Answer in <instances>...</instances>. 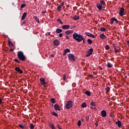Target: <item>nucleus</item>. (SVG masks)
Wrapping results in <instances>:
<instances>
[{"label":"nucleus","instance_id":"nucleus-33","mask_svg":"<svg viewBox=\"0 0 129 129\" xmlns=\"http://www.w3.org/2000/svg\"><path fill=\"white\" fill-rule=\"evenodd\" d=\"M105 90L106 92L108 93L109 91H110V88H109V87H107Z\"/></svg>","mask_w":129,"mask_h":129},{"label":"nucleus","instance_id":"nucleus-22","mask_svg":"<svg viewBox=\"0 0 129 129\" xmlns=\"http://www.w3.org/2000/svg\"><path fill=\"white\" fill-rule=\"evenodd\" d=\"M49 126L50 127V128H52V129H56V128L55 127V126L54 125V124L52 123H50L49 124Z\"/></svg>","mask_w":129,"mask_h":129},{"label":"nucleus","instance_id":"nucleus-24","mask_svg":"<svg viewBox=\"0 0 129 129\" xmlns=\"http://www.w3.org/2000/svg\"><path fill=\"white\" fill-rule=\"evenodd\" d=\"M85 94L88 96H90L91 95V93L89 91H87Z\"/></svg>","mask_w":129,"mask_h":129},{"label":"nucleus","instance_id":"nucleus-30","mask_svg":"<svg viewBox=\"0 0 129 129\" xmlns=\"http://www.w3.org/2000/svg\"><path fill=\"white\" fill-rule=\"evenodd\" d=\"M100 5H101V6H105V2H104L103 0H101Z\"/></svg>","mask_w":129,"mask_h":129},{"label":"nucleus","instance_id":"nucleus-37","mask_svg":"<svg viewBox=\"0 0 129 129\" xmlns=\"http://www.w3.org/2000/svg\"><path fill=\"white\" fill-rule=\"evenodd\" d=\"M64 52H66V53H68L70 52V49L69 48H67L64 50Z\"/></svg>","mask_w":129,"mask_h":129},{"label":"nucleus","instance_id":"nucleus-18","mask_svg":"<svg viewBox=\"0 0 129 129\" xmlns=\"http://www.w3.org/2000/svg\"><path fill=\"white\" fill-rule=\"evenodd\" d=\"M56 34H60V33H62V29L60 28H57L55 30Z\"/></svg>","mask_w":129,"mask_h":129},{"label":"nucleus","instance_id":"nucleus-14","mask_svg":"<svg viewBox=\"0 0 129 129\" xmlns=\"http://www.w3.org/2000/svg\"><path fill=\"white\" fill-rule=\"evenodd\" d=\"M96 6L99 11H102V9L103 8L102 5H101L100 4H97Z\"/></svg>","mask_w":129,"mask_h":129},{"label":"nucleus","instance_id":"nucleus-55","mask_svg":"<svg viewBox=\"0 0 129 129\" xmlns=\"http://www.w3.org/2000/svg\"><path fill=\"white\" fill-rule=\"evenodd\" d=\"M127 45L129 47V41H126Z\"/></svg>","mask_w":129,"mask_h":129},{"label":"nucleus","instance_id":"nucleus-40","mask_svg":"<svg viewBox=\"0 0 129 129\" xmlns=\"http://www.w3.org/2000/svg\"><path fill=\"white\" fill-rule=\"evenodd\" d=\"M105 50H109V45H106L105 46Z\"/></svg>","mask_w":129,"mask_h":129},{"label":"nucleus","instance_id":"nucleus-43","mask_svg":"<svg viewBox=\"0 0 129 129\" xmlns=\"http://www.w3.org/2000/svg\"><path fill=\"white\" fill-rule=\"evenodd\" d=\"M3 104V98H0V105H2Z\"/></svg>","mask_w":129,"mask_h":129},{"label":"nucleus","instance_id":"nucleus-21","mask_svg":"<svg viewBox=\"0 0 129 129\" xmlns=\"http://www.w3.org/2000/svg\"><path fill=\"white\" fill-rule=\"evenodd\" d=\"M106 66V67H107V68H112V64L111 63H110V62H108Z\"/></svg>","mask_w":129,"mask_h":129},{"label":"nucleus","instance_id":"nucleus-26","mask_svg":"<svg viewBox=\"0 0 129 129\" xmlns=\"http://www.w3.org/2000/svg\"><path fill=\"white\" fill-rule=\"evenodd\" d=\"M87 42H88V44H89V45H91L93 42V41H92V40L90 39H88L87 40Z\"/></svg>","mask_w":129,"mask_h":129},{"label":"nucleus","instance_id":"nucleus-13","mask_svg":"<svg viewBox=\"0 0 129 129\" xmlns=\"http://www.w3.org/2000/svg\"><path fill=\"white\" fill-rule=\"evenodd\" d=\"M115 124H116L118 127H121V121H119V120L115 122Z\"/></svg>","mask_w":129,"mask_h":129},{"label":"nucleus","instance_id":"nucleus-9","mask_svg":"<svg viewBox=\"0 0 129 129\" xmlns=\"http://www.w3.org/2000/svg\"><path fill=\"white\" fill-rule=\"evenodd\" d=\"M53 44L54 46H59V44H60V41L58 39H55L53 41Z\"/></svg>","mask_w":129,"mask_h":129},{"label":"nucleus","instance_id":"nucleus-61","mask_svg":"<svg viewBox=\"0 0 129 129\" xmlns=\"http://www.w3.org/2000/svg\"><path fill=\"white\" fill-rule=\"evenodd\" d=\"M45 13H46V11H43V12H42V14H45Z\"/></svg>","mask_w":129,"mask_h":129},{"label":"nucleus","instance_id":"nucleus-29","mask_svg":"<svg viewBox=\"0 0 129 129\" xmlns=\"http://www.w3.org/2000/svg\"><path fill=\"white\" fill-rule=\"evenodd\" d=\"M111 21H112V22H116V24L118 23V21H117V19H115V18H111Z\"/></svg>","mask_w":129,"mask_h":129},{"label":"nucleus","instance_id":"nucleus-50","mask_svg":"<svg viewBox=\"0 0 129 129\" xmlns=\"http://www.w3.org/2000/svg\"><path fill=\"white\" fill-rule=\"evenodd\" d=\"M90 55H91V54H90V53H88V54H86V57H89V56H90Z\"/></svg>","mask_w":129,"mask_h":129},{"label":"nucleus","instance_id":"nucleus-52","mask_svg":"<svg viewBox=\"0 0 129 129\" xmlns=\"http://www.w3.org/2000/svg\"><path fill=\"white\" fill-rule=\"evenodd\" d=\"M46 35H49V36H50V35H51V32H48L47 34H46Z\"/></svg>","mask_w":129,"mask_h":129},{"label":"nucleus","instance_id":"nucleus-47","mask_svg":"<svg viewBox=\"0 0 129 129\" xmlns=\"http://www.w3.org/2000/svg\"><path fill=\"white\" fill-rule=\"evenodd\" d=\"M14 61H15V62H17V63H20V61L17 59H14Z\"/></svg>","mask_w":129,"mask_h":129},{"label":"nucleus","instance_id":"nucleus-10","mask_svg":"<svg viewBox=\"0 0 129 129\" xmlns=\"http://www.w3.org/2000/svg\"><path fill=\"white\" fill-rule=\"evenodd\" d=\"M101 115L102 117H105V116H106V111L103 110L101 112Z\"/></svg>","mask_w":129,"mask_h":129},{"label":"nucleus","instance_id":"nucleus-12","mask_svg":"<svg viewBox=\"0 0 129 129\" xmlns=\"http://www.w3.org/2000/svg\"><path fill=\"white\" fill-rule=\"evenodd\" d=\"M54 109H55V110H59V111H60V110H61V109H60V106H59V105L58 104H56L54 105Z\"/></svg>","mask_w":129,"mask_h":129},{"label":"nucleus","instance_id":"nucleus-64","mask_svg":"<svg viewBox=\"0 0 129 129\" xmlns=\"http://www.w3.org/2000/svg\"><path fill=\"white\" fill-rule=\"evenodd\" d=\"M11 46H12V47L14 48V44H12Z\"/></svg>","mask_w":129,"mask_h":129},{"label":"nucleus","instance_id":"nucleus-42","mask_svg":"<svg viewBox=\"0 0 129 129\" xmlns=\"http://www.w3.org/2000/svg\"><path fill=\"white\" fill-rule=\"evenodd\" d=\"M63 81H65V80H66V75L64 74L63 76Z\"/></svg>","mask_w":129,"mask_h":129},{"label":"nucleus","instance_id":"nucleus-59","mask_svg":"<svg viewBox=\"0 0 129 129\" xmlns=\"http://www.w3.org/2000/svg\"><path fill=\"white\" fill-rule=\"evenodd\" d=\"M23 25H25L26 24V21H23Z\"/></svg>","mask_w":129,"mask_h":129},{"label":"nucleus","instance_id":"nucleus-48","mask_svg":"<svg viewBox=\"0 0 129 129\" xmlns=\"http://www.w3.org/2000/svg\"><path fill=\"white\" fill-rule=\"evenodd\" d=\"M86 121H88L89 120V116L86 117Z\"/></svg>","mask_w":129,"mask_h":129},{"label":"nucleus","instance_id":"nucleus-2","mask_svg":"<svg viewBox=\"0 0 129 129\" xmlns=\"http://www.w3.org/2000/svg\"><path fill=\"white\" fill-rule=\"evenodd\" d=\"M17 56L19 60H21V61H26V59H27L25 55H24L23 51H19Z\"/></svg>","mask_w":129,"mask_h":129},{"label":"nucleus","instance_id":"nucleus-57","mask_svg":"<svg viewBox=\"0 0 129 129\" xmlns=\"http://www.w3.org/2000/svg\"><path fill=\"white\" fill-rule=\"evenodd\" d=\"M14 51V49L11 48L10 50V52H12V51Z\"/></svg>","mask_w":129,"mask_h":129},{"label":"nucleus","instance_id":"nucleus-25","mask_svg":"<svg viewBox=\"0 0 129 129\" xmlns=\"http://www.w3.org/2000/svg\"><path fill=\"white\" fill-rule=\"evenodd\" d=\"M34 20H35V21H36V22H37V23H38V24L40 23V20H39V18H38V17L37 16H34L33 17Z\"/></svg>","mask_w":129,"mask_h":129},{"label":"nucleus","instance_id":"nucleus-6","mask_svg":"<svg viewBox=\"0 0 129 129\" xmlns=\"http://www.w3.org/2000/svg\"><path fill=\"white\" fill-rule=\"evenodd\" d=\"M85 34L88 36V37H91V38H93V39H95V38H96V36H95V35H94L93 34H91L90 32H86Z\"/></svg>","mask_w":129,"mask_h":129},{"label":"nucleus","instance_id":"nucleus-62","mask_svg":"<svg viewBox=\"0 0 129 129\" xmlns=\"http://www.w3.org/2000/svg\"><path fill=\"white\" fill-rule=\"evenodd\" d=\"M113 22L114 21H112V20H111V24H113Z\"/></svg>","mask_w":129,"mask_h":129},{"label":"nucleus","instance_id":"nucleus-54","mask_svg":"<svg viewBox=\"0 0 129 129\" xmlns=\"http://www.w3.org/2000/svg\"><path fill=\"white\" fill-rule=\"evenodd\" d=\"M66 54H67V52L63 51V56H65Z\"/></svg>","mask_w":129,"mask_h":129},{"label":"nucleus","instance_id":"nucleus-46","mask_svg":"<svg viewBox=\"0 0 129 129\" xmlns=\"http://www.w3.org/2000/svg\"><path fill=\"white\" fill-rule=\"evenodd\" d=\"M58 36H59V38H62V37H63V33H59L58 34Z\"/></svg>","mask_w":129,"mask_h":129},{"label":"nucleus","instance_id":"nucleus-39","mask_svg":"<svg viewBox=\"0 0 129 129\" xmlns=\"http://www.w3.org/2000/svg\"><path fill=\"white\" fill-rule=\"evenodd\" d=\"M78 125L79 126H81V120H79L78 121Z\"/></svg>","mask_w":129,"mask_h":129},{"label":"nucleus","instance_id":"nucleus-32","mask_svg":"<svg viewBox=\"0 0 129 129\" xmlns=\"http://www.w3.org/2000/svg\"><path fill=\"white\" fill-rule=\"evenodd\" d=\"M100 31L101 32H105V31H106V29L104 27H101L100 28Z\"/></svg>","mask_w":129,"mask_h":129},{"label":"nucleus","instance_id":"nucleus-41","mask_svg":"<svg viewBox=\"0 0 129 129\" xmlns=\"http://www.w3.org/2000/svg\"><path fill=\"white\" fill-rule=\"evenodd\" d=\"M8 43H9V45L10 47H11V45L13 44L11 42V40H8Z\"/></svg>","mask_w":129,"mask_h":129},{"label":"nucleus","instance_id":"nucleus-63","mask_svg":"<svg viewBox=\"0 0 129 129\" xmlns=\"http://www.w3.org/2000/svg\"><path fill=\"white\" fill-rule=\"evenodd\" d=\"M90 77H93V75H90Z\"/></svg>","mask_w":129,"mask_h":129},{"label":"nucleus","instance_id":"nucleus-23","mask_svg":"<svg viewBox=\"0 0 129 129\" xmlns=\"http://www.w3.org/2000/svg\"><path fill=\"white\" fill-rule=\"evenodd\" d=\"M73 20H75V21H77V20H79V16H74L73 18Z\"/></svg>","mask_w":129,"mask_h":129},{"label":"nucleus","instance_id":"nucleus-44","mask_svg":"<svg viewBox=\"0 0 129 129\" xmlns=\"http://www.w3.org/2000/svg\"><path fill=\"white\" fill-rule=\"evenodd\" d=\"M30 128L31 129H34V125L33 124H30Z\"/></svg>","mask_w":129,"mask_h":129},{"label":"nucleus","instance_id":"nucleus-38","mask_svg":"<svg viewBox=\"0 0 129 129\" xmlns=\"http://www.w3.org/2000/svg\"><path fill=\"white\" fill-rule=\"evenodd\" d=\"M26 4H22L21 6V10H23V9H24V8H25V7H26Z\"/></svg>","mask_w":129,"mask_h":129},{"label":"nucleus","instance_id":"nucleus-19","mask_svg":"<svg viewBox=\"0 0 129 129\" xmlns=\"http://www.w3.org/2000/svg\"><path fill=\"white\" fill-rule=\"evenodd\" d=\"M113 47L114 49V51H115V53H118V52H119V50L116 49V46H115V44H113Z\"/></svg>","mask_w":129,"mask_h":129},{"label":"nucleus","instance_id":"nucleus-8","mask_svg":"<svg viewBox=\"0 0 129 129\" xmlns=\"http://www.w3.org/2000/svg\"><path fill=\"white\" fill-rule=\"evenodd\" d=\"M40 81L42 85H44L45 86V85H46V84H47V83H46V82H45V79L44 78H40Z\"/></svg>","mask_w":129,"mask_h":129},{"label":"nucleus","instance_id":"nucleus-15","mask_svg":"<svg viewBox=\"0 0 129 129\" xmlns=\"http://www.w3.org/2000/svg\"><path fill=\"white\" fill-rule=\"evenodd\" d=\"M26 17H27V12H25L23 13L22 16L21 20L24 21V20L26 19Z\"/></svg>","mask_w":129,"mask_h":129},{"label":"nucleus","instance_id":"nucleus-31","mask_svg":"<svg viewBox=\"0 0 129 129\" xmlns=\"http://www.w3.org/2000/svg\"><path fill=\"white\" fill-rule=\"evenodd\" d=\"M86 106H87V105H86V103L84 102L82 104L81 107L85 108L86 107Z\"/></svg>","mask_w":129,"mask_h":129},{"label":"nucleus","instance_id":"nucleus-56","mask_svg":"<svg viewBox=\"0 0 129 129\" xmlns=\"http://www.w3.org/2000/svg\"><path fill=\"white\" fill-rule=\"evenodd\" d=\"M66 38L67 39V40H69V36H66Z\"/></svg>","mask_w":129,"mask_h":129},{"label":"nucleus","instance_id":"nucleus-17","mask_svg":"<svg viewBox=\"0 0 129 129\" xmlns=\"http://www.w3.org/2000/svg\"><path fill=\"white\" fill-rule=\"evenodd\" d=\"M73 30H68L66 31V35H70V34H73Z\"/></svg>","mask_w":129,"mask_h":129},{"label":"nucleus","instance_id":"nucleus-28","mask_svg":"<svg viewBox=\"0 0 129 129\" xmlns=\"http://www.w3.org/2000/svg\"><path fill=\"white\" fill-rule=\"evenodd\" d=\"M50 101H51V103H53V104L56 103V101H55V99L53 98H51L50 99Z\"/></svg>","mask_w":129,"mask_h":129},{"label":"nucleus","instance_id":"nucleus-16","mask_svg":"<svg viewBox=\"0 0 129 129\" xmlns=\"http://www.w3.org/2000/svg\"><path fill=\"white\" fill-rule=\"evenodd\" d=\"M69 28H70V26H69V25H63L62 27V29H63V30H67L69 29Z\"/></svg>","mask_w":129,"mask_h":129},{"label":"nucleus","instance_id":"nucleus-49","mask_svg":"<svg viewBox=\"0 0 129 129\" xmlns=\"http://www.w3.org/2000/svg\"><path fill=\"white\" fill-rule=\"evenodd\" d=\"M95 125H96V126H98V121H96Z\"/></svg>","mask_w":129,"mask_h":129},{"label":"nucleus","instance_id":"nucleus-60","mask_svg":"<svg viewBox=\"0 0 129 129\" xmlns=\"http://www.w3.org/2000/svg\"><path fill=\"white\" fill-rule=\"evenodd\" d=\"M91 108L92 109H97L96 108H94L93 107H92Z\"/></svg>","mask_w":129,"mask_h":129},{"label":"nucleus","instance_id":"nucleus-36","mask_svg":"<svg viewBox=\"0 0 129 129\" xmlns=\"http://www.w3.org/2000/svg\"><path fill=\"white\" fill-rule=\"evenodd\" d=\"M62 8L61 5H59V6L57 7V11L58 12H60L61 11V8Z\"/></svg>","mask_w":129,"mask_h":129},{"label":"nucleus","instance_id":"nucleus-1","mask_svg":"<svg viewBox=\"0 0 129 129\" xmlns=\"http://www.w3.org/2000/svg\"><path fill=\"white\" fill-rule=\"evenodd\" d=\"M73 39H74L75 41H77V42H80L83 41V43L85 44V38L82 35L79 34L75 32L73 35Z\"/></svg>","mask_w":129,"mask_h":129},{"label":"nucleus","instance_id":"nucleus-27","mask_svg":"<svg viewBox=\"0 0 129 129\" xmlns=\"http://www.w3.org/2000/svg\"><path fill=\"white\" fill-rule=\"evenodd\" d=\"M50 113H51L52 114V115H54V116L58 117V114H57V113H56L54 111L50 112Z\"/></svg>","mask_w":129,"mask_h":129},{"label":"nucleus","instance_id":"nucleus-5","mask_svg":"<svg viewBox=\"0 0 129 129\" xmlns=\"http://www.w3.org/2000/svg\"><path fill=\"white\" fill-rule=\"evenodd\" d=\"M119 16H120V17H123V14H124V8H119Z\"/></svg>","mask_w":129,"mask_h":129},{"label":"nucleus","instance_id":"nucleus-53","mask_svg":"<svg viewBox=\"0 0 129 129\" xmlns=\"http://www.w3.org/2000/svg\"><path fill=\"white\" fill-rule=\"evenodd\" d=\"M60 6H61V7H62V6H64V2H62V3H61Z\"/></svg>","mask_w":129,"mask_h":129},{"label":"nucleus","instance_id":"nucleus-58","mask_svg":"<svg viewBox=\"0 0 129 129\" xmlns=\"http://www.w3.org/2000/svg\"><path fill=\"white\" fill-rule=\"evenodd\" d=\"M110 116H111V117H113V114H110Z\"/></svg>","mask_w":129,"mask_h":129},{"label":"nucleus","instance_id":"nucleus-45","mask_svg":"<svg viewBox=\"0 0 129 129\" xmlns=\"http://www.w3.org/2000/svg\"><path fill=\"white\" fill-rule=\"evenodd\" d=\"M19 127H21V128H22V129L25 128V126H24L20 124V125H19Z\"/></svg>","mask_w":129,"mask_h":129},{"label":"nucleus","instance_id":"nucleus-20","mask_svg":"<svg viewBox=\"0 0 129 129\" xmlns=\"http://www.w3.org/2000/svg\"><path fill=\"white\" fill-rule=\"evenodd\" d=\"M88 53L91 55H92V53H93V48L89 49L88 51Z\"/></svg>","mask_w":129,"mask_h":129},{"label":"nucleus","instance_id":"nucleus-11","mask_svg":"<svg viewBox=\"0 0 129 129\" xmlns=\"http://www.w3.org/2000/svg\"><path fill=\"white\" fill-rule=\"evenodd\" d=\"M99 37L102 40H105V39H107V37L106 36V35H104V34H100L99 35Z\"/></svg>","mask_w":129,"mask_h":129},{"label":"nucleus","instance_id":"nucleus-34","mask_svg":"<svg viewBox=\"0 0 129 129\" xmlns=\"http://www.w3.org/2000/svg\"><path fill=\"white\" fill-rule=\"evenodd\" d=\"M90 104H91V105L92 106H96V104H95V102H91V103H90Z\"/></svg>","mask_w":129,"mask_h":129},{"label":"nucleus","instance_id":"nucleus-7","mask_svg":"<svg viewBox=\"0 0 129 129\" xmlns=\"http://www.w3.org/2000/svg\"><path fill=\"white\" fill-rule=\"evenodd\" d=\"M14 70H15V71H17V72H18L19 73H20V74H23V70H22V69H21L19 67H16L14 69Z\"/></svg>","mask_w":129,"mask_h":129},{"label":"nucleus","instance_id":"nucleus-3","mask_svg":"<svg viewBox=\"0 0 129 129\" xmlns=\"http://www.w3.org/2000/svg\"><path fill=\"white\" fill-rule=\"evenodd\" d=\"M72 106H73V102H72V101H68L66 105V108L67 109H70V108H71Z\"/></svg>","mask_w":129,"mask_h":129},{"label":"nucleus","instance_id":"nucleus-4","mask_svg":"<svg viewBox=\"0 0 129 129\" xmlns=\"http://www.w3.org/2000/svg\"><path fill=\"white\" fill-rule=\"evenodd\" d=\"M68 57L69 60H70L71 61H73L74 62L75 61L76 59L74 54L70 53L68 55Z\"/></svg>","mask_w":129,"mask_h":129},{"label":"nucleus","instance_id":"nucleus-51","mask_svg":"<svg viewBox=\"0 0 129 129\" xmlns=\"http://www.w3.org/2000/svg\"><path fill=\"white\" fill-rule=\"evenodd\" d=\"M55 55H54V54H52L50 55V57H52V58H54Z\"/></svg>","mask_w":129,"mask_h":129},{"label":"nucleus","instance_id":"nucleus-35","mask_svg":"<svg viewBox=\"0 0 129 129\" xmlns=\"http://www.w3.org/2000/svg\"><path fill=\"white\" fill-rule=\"evenodd\" d=\"M57 22H58L59 23H60V24H61V25H62L63 22L62 21V20H61V19H60L59 18H57Z\"/></svg>","mask_w":129,"mask_h":129}]
</instances>
